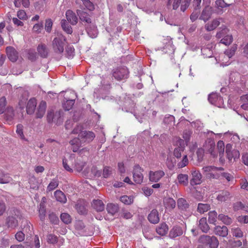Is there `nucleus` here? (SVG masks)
<instances>
[{"label": "nucleus", "mask_w": 248, "mask_h": 248, "mask_svg": "<svg viewBox=\"0 0 248 248\" xmlns=\"http://www.w3.org/2000/svg\"><path fill=\"white\" fill-rule=\"evenodd\" d=\"M65 37L62 34H58L57 37L54 38L52 45L54 51L57 54H62L64 50Z\"/></svg>", "instance_id": "1"}, {"label": "nucleus", "mask_w": 248, "mask_h": 248, "mask_svg": "<svg viewBox=\"0 0 248 248\" xmlns=\"http://www.w3.org/2000/svg\"><path fill=\"white\" fill-rule=\"evenodd\" d=\"M199 242L205 244L210 248H217L219 245L218 240L214 236L202 235L199 238Z\"/></svg>", "instance_id": "2"}, {"label": "nucleus", "mask_w": 248, "mask_h": 248, "mask_svg": "<svg viewBox=\"0 0 248 248\" xmlns=\"http://www.w3.org/2000/svg\"><path fill=\"white\" fill-rule=\"evenodd\" d=\"M23 108L21 107L16 110V113L12 108H8L6 111V118L7 120L11 121L14 118L20 119L23 118Z\"/></svg>", "instance_id": "3"}, {"label": "nucleus", "mask_w": 248, "mask_h": 248, "mask_svg": "<svg viewBox=\"0 0 248 248\" xmlns=\"http://www.w3.org/2000/svg\"><path fill=\"white\" fill-rule=\"evenodd\" d=\"M185 146L183 140L177 138L176 141V147L174 149L173 155L177 158H179L182 156V154L185 150Z\"/></svg>", "instance_id": "4"}, {"label": "nucleus", "mask_w": 248, "mask_h": 248, "mask_svg": "<svg viewBox=\"0 0 248 248\" xmlns=\"http://www.w3.org/2000/svg\"><path fill=\"white\" fill-rule=\"evenodd\" d=\"M128 71L126 67H120L116 69L113 73V77L118 80L127 78Z\"/></svg>", "instance_id": "5"}, {"label": "nucleus", "mask_w": 248, "mask_h": 248, "mask_svg": "<svg viewBox=\"0 0 248 248\" xmlns=\"http://www.w3.org/2000/svg\"><path fill=\"white\" fill-rule=\"evenodd\" d=\"M142 170L139 165L135 166L133 172V177L134 182L138 184L143 182V176L142 173Z\"/></svg>", "instance_id": "6"}, {"label": "nucleus", "mask_w": 248, "mask_h": 248, "mask_svg": "<svg viewBox=\"0 0 248 248\" xmlns=\"http://www.w3.org/2000/svg\"><path fill=\"white\" fill-rule=\"evenodd\" d=\"M95 136L93 132L90 131H83L80 132L78 137L83 142L89 143L93 141Z\"/></svg>", "instance_id": "7"}, {"label": "nucleus", "mask_w": 248, "mask_h": 248, "mask_svg": "<svg viewBox=\"0 0 248 248\" xmlns=\"http://www.w3.org/2000/svg\"><path fill=\"white\" fill-rule=\"evenodd\" d=\"M208 100L209 102L218 107H220L223 104V98L217 93H212L209 95Z\"/></svg>", "instance_id": "8"}, {"label": "nucleus", "mask_w": 248, "mask_h": 248, "mask_svg": "<svg viewBox=\"0 0 248 248\" xmlns=\"http://www.w3.org/2000/svg\"><path fill=\"white\" fill-rule=\"evenodd\" d=\"M191 0H174L172 7L177 9L181 4V10L184 12L189 6Z\"/></svg>", "instance_id": "9"}, {"label": "nucleus", "mask_w": 248, "mask_h": 248, "mask_svg": "<svg viewBox=\"0 0 248 248\" xmlns=\"http://www.w3.org/2000/svg\"><path fill=\"white\" fill-rule=\"evenodd\" d=\"M213 8L210 6H206L202 10L201 15L199 17L201 20L204 22L208 21L211 17L213 14Z\"/></svg>", "instance_id": "10"}, {"label": "nucleus", "mask_w": 248, "mask_h": 248, "mask_svg": "<svg viewBox=\"0 0 248 248\" xmlns=\"http://www.w3.org/2000/svg\"><path fill=\"white\" fill-rule=\"evenodd\" d=\"M165 175L163 170H157L156 171H150L149 172V179L152 182H157Z\"/></svg>", "instance_id": "11"}, {"label": "nucleus", "mask_w": 248, "mask_h": 248, "mask_svg": "<svg viewBox=\"0 0 248 248\" xmlns=\"http://www.w3.org/2000/svg\"><path fill=\"white\" fill-rule=\"evenodd\" d=\"M6 53L9 60L15 62L16 61L18 57V54L16 50L12 46H8L6 48Z\"/></svg>", "instance_id": "12"}, {"label": "nucleus", "mask_w": 248, "mask_h": 248, "mask_svg": "<svg viewBox=\"0 0 248 248\" xmlns=\"http://www.w3.org/2000/svg\"><path fill=\"white\" fill-rule=\"evenodd\" d=\"M192 178L190 180V183L192 186L199 185L202 183V175L198 170L192 171Z\"/></svg>", "instance_id": "13"}, {"label": "nucleus", "mask_w": 248, "mask_h": 248, "mask_svg": "<svg viewBox=\"0 0 248 248\" xmlns=\"http://www.w3.org/2000/svg\"><path fill=\"white\" fill-rule=\"evenodd\" d=\"M46 103L44 101L40 102L36 112V117L38 118H42L46 113Z\"/></svg>", "instance_id": "14"}, {"label": "nucleus", "mask_w": 248, "mask_h": 248, "mask_svg": "<svg viewBox=\"0 0 248 248\" xmlns=\"http://www.w3.org/2000/svg\"><path fill=\"white\" fill-rule=\"evenodd\" d=\"M36 104V100L34 98L30 99L27 105V113L30 115L32 114L34 112Z\"/></svg>", "instance_id": "15"}, {"label": "nucleus", "mask_w": 248, "mask_h": 248, "mask_svg": "<svg viewBox=\"0 0 248 248\" xmlns=\"http://www.w3.org/2000/svg\"><path fill=\"white\" fill-rule=\"evenodd\" d=\"M65 16L67 21L72 25H75L78 23V17L72 10H67L66 12Z\"/></svg>", "instance_id": "16"}, {"label": "nucleus", "mask_w": 248, "mask_h": 248, "mask_svg": "<svg viewBox=\"0 0 248 248\" xmlns=\"http://www.w3.org/2000/svg\"><path fill=\"white\" fill-rule=\"evenodd\" d=\"M214 233L217 235L226 237L228 234V230L226 226H217L214 229Z\"/></svg>", "instance_id": "17"}, {"label": "nucleus", "mask_w": 248, "mask_h": 248, "mask_svg": "<svg viewBox=\"0 0 248 248\" xmlns=\"http://www.w3.org/2000/svg\"><path fill=\"white\" fill-rule=\"evenodd\" d=\"M81 142L82 141L79 137L78 138H74L71 140L69 143L71 146V150H72L74 152H78L81 146Z\"/></svg>", "instance_id": "18"}, {"label": "nucleus", "mask_w": 248, "mask_h": 248, "mask_svg": "<svg viewBox=\"0 0 248 248\" xmlns=\"http://www.w3.org/2000/svg\"><path fill=\"white\" fill-rule=\"evenodd\" d=\"M183 233L182 228L179 226H174L170 231L169 236L171 238H174L181 235Z\"/></svg>", "instance_id": "19"}, {"label": "nucleus", "mask_w": 248, "mask_h": 248, "mask_svg": "<svg viewBox=\"0 0 248 248\" xmlns=\"http://www.w3.org/2000/svg\"><path fill=\"white\" fill-rule=\"evenodd\" d=\"M149 221L153 224L157 223L159 221L158 211L155 209H153L148 215Z\"/></svg>", "instance_id": "20"}, {"label": "nucleus", "mask_w": 248, "mask_h": 248, "mask_svg": "<svg viewBox=\"0 0 248 248\" xmlns=\"http://www.w3.org/2000/svg\"><path fill=\"white\" fill-rule=\"evenodd\" d=\"M220 24V21L218 19H215L211 22L205 24V29L207 31H212L216 29Z\"/></svg>", "instance_id": "21"}, {"label": "nucleus", "mask_w": 248, "mask_h": 248, "mask_svg": "<svg viewBox=\"0 0 248 248\" xmlns=\"http://www.w3.org/2000/svg\"><path fill=\"white\" fill-rule=\"evenodd\" d=\"M215 146V142L211 139L208 140V142H206L205 145L204 146L205 148L207 149L213 156H215L216 155V154L214 152Z\"/></svg>", "instance_id": "22"}, {"label": "nucleus", "mask_w": 248, "mask_h": 248, "mask_svg": "<svg viewBox=\"0 0 248 248\" xmlns=\"http://www.w3.org/2000/svg\"><path fill=\"white\" fill-rule=\"evenodd\" d=\"M168 230V226L166 223H161L156 228V232L161 236L165 235Z\"/></svg>", "instance_id": "23"}, {"label": "nucleus", "mask_w": 248, "mask_h": 248, "mask_svg": "<svg viewBox=\"0 0 248 248\" xmlns=\"http://www.w3.org/2000/svg\"><path fill=\"white\" fill-rule=\"evenodd\" d=\"M93 207L98 212H101L104 210L105 205L100 200H94L92 203Z\"/></svg>", "instance_id": "24"}, {"label": "nucleus", "mask_w": 248, "mask_h": 248, "mask_svg": "<svg viewBox=\"0 0 248 248\" xmlns=\"http://www.w3.org/2000/svg\"><path fill=\"white\" fill-rule=\"evenodd\" d=\"M165 207L169 210L173 209L175 207L176 202L171 198H165L163 201Z\"/></svg>", "instance_id": "25"}, {"label": "nucleus", "mask_w": 248, "mask_h": 248, "mask_svg": "<svg viewBox=\"0 0 248 248\" xmlns=\"http://www.w3.org/2000/svg\"><path fill=\"white\" fill-rule=\"evenodd\" d=\"M54 196L58 202L62 203H65L67 201L65 194L61 190H56L54 192Z\"/></svg>", "instance_id": "26"}, {"label": "nucleus", "mask_w": 248, "mask_h": 248, "mask_svg": "<svg viewBox=\"0 0 248 248\" xmlns=\"http://www.w3.org/2000/svg\"><path fill=\"white\" fill-rule=\"evenodd\" d=\"M203 170L205 173V174L208 177H210L211 173L213 171H221L223 170L222 168H217L214 166H206L204 167H203L202 168Z\"/></svg>", "instance_id": "27"}, {"label": "nucleus", "mask_w": 248, "mask_h": 248, "mask_svg": "<svg viewBox=\"0 0 248 248\" xmlns=\"http://www.w3.org/2000/svg\"><path fill=\"white\" fill-rule=\"evenodd\" d=\"M77 13L81 20L87 23H91V19L87 13L79 10H78Z\"/></svg>", "instance_id": "28"}, {"label": "nucleus", "mask_w": 248, "mask_h": 248, "mask_svg": "<svg viewBox=\"0 0 248 248\" xmlns=\"http://www.w3.org/2000/svg\"><path fill=\"white\" fill-rule=\"evenodd\" d=\"M199 227L204 232H207L209 230V227L207 223V220L205 217H202L199 220Z\"/></svg>", "instance_id": "29"}, {"label": "nucleus", "mask_w": 248, "mask_h": 248, "mask_svg": "<svg viewBox=\"0 0 248 248\" xmlns=\"http://www.w3.org/2000/svg\"><path fill=\"white\" fill-rule=\"evenodd\" d=\"M37 51L39 55L43 58L47 57L48 54V49L46 46L44 44L39 45L37 47Z\"/></svg>", "instance_id": "30"}, {"label": "nucleus", "mask_w": 248, "mask_h": 248, "mask_svg": "<svg viewBox=\"0 0 248 248\" xmlns=\"http://www.w3.org/2000/svg\"><path fill=\"white\" fill-rule=\"evenodd\" d=\"M0 184H8L12 181V178L8 173H5L3 171H0Z\"/></svg>", "instance_id": "31"}, {"label": "nucleus", "mask_w": 248, "mask_h": 248, "mask_svg": "<svg viewBox=\"0 0 248 248\" xmlns=\"http://www.w3.org/2000/svg\"><path fill=\"white\" fill-rule=\"evenodd\" d=\"M177 205L179 209L181 210H186L189 206L186 201L183 198H180L178 200Z\"/></svg>", "instance_id": "32"}, {"label": "nucleus", "mask_w": 248, "mask_h": 248, "mask_svg": "<svg viewBox=\"0 0 248 248\" xmlns=\"http://www.w3.org/2000/svg\"><path fill=\"white\" fill-rule=\"evenodd\" d=\"M87 31L89 36L92 38H95L98 34L97 30L96 27L93 25H91L87 29Z\"/></svg>", "instance_id": "33"}, {"label": "nucleus", "mask_w": 248, "mask_h": 248, "mask_svg": "<svg viewBox=\"0 0 248 248\" xmlns=\"http://www.w3.org/2000/svg\"><path fill=\"white\" fill-rule=\"evenodd\" d=\"M237 49V46L233 44L231 47L224 51V54L229 58H232L235 54Z\"/></svg>", "instance_id": "34"}, {"label": "nucleus", "mask_w": 248, "mask_h": 248, "mask_svg": "<svg viewBox=\"0 0 248 248\" xmlns=\"http://www.w3.org/2000/svg\"><path fill=\"white\" fill-rule=\"evenodd\" d=\"M118 206L113 203H108L107 206V210L108 213L113 215L118 211Z\"/></svg>", "instance_id": "35"}, {"label": "nucleus", "mask_w": 248, "mask_h": 248, "mask_svg": "<svg viewBox=\"0 0 248 248\" xmlns=\"http://www.w3.org/2000/svg\"><path fill=\"white\" fill-rule=\"evenodd\" d=\"M62 29L67 33L71 34L73 32L72 29L70 25L65 19H62L61 22Z\"/></svg>", "instance_id": "36"}, {"label": "nucleus", "mask_w": 248, "mask_h": 248, "mask_svg": "<svg viewBox=\"0 0 248 248\" xmlns=\"http://www.w3.org/2000/svg\"><path fill=\"white\" fill-rule=\"evenodd\" d=\"M177 179L180 185L186 186L188 184V179L187 174H180L177 176Z\"/></svg>", "instance_id": "37"}, {"label": "nucleus", "mask_w": 248, "mask_h": 248, "mask_svg": "<svg viewBox=\"0 0 248 248\" xmlns=\"http://www.w3.org/2000/svg\"><path fill=\"white\" fill-rule=\"evenodd\" d=\"M230 195V193L228 191H222L217 195V199L221 202L226 201L229 199Z\"/></svg>", "instance_id": "38"}, {"label": "nucleus", "mask_w": 248, "mask_h": 248, "mask_svg": "<svg viewBox=\"0 0 248 248\" xmlns=\"http://www.w3.org/2000/svg\"><path fill=\"white\" fill-rule=\"evenodd\" d=\"M210 209V205L207 203H200L198 204L197 210L198 211L203 214L208 211Z\"/></svg>", "instance_id": "39"}, {"label": "nucleus", "mask_w": 248, "mask_h": 248, "mask_svg": "<svg viewBox=\"0 0 248 248\" xmlns=\"http://www.w3.org/2000/svg\"><path fill=\"white\" fill-rule=\"evenodd\" d=\"M85 162L80 158H77L75 164V168L77 171H81L84 167Z\"/></svg>", "instance_id": "40"}, {"label": "nucleus", "mask_w": 248, "mask_h": 248, "mask_svg": "<svg viewBox=\"0 0 248 248\" xmlns=\"http://www.w3.org/2000/svg\"><path fill=\"white\" fill-rule=\"evenodd\" d=\"M59 185V181L57 179H53L49 184L47 187V192H49L53 190L58 187Z\"/></svg>", "instance_id": "41"}, {"label": "nucleus", "mask_w": 248, "mask_h": 248, "mask_svg": "<svg viewBox=\"0 0 248 248\" xmlns=\"http://www.w3.org/2000/svg\"><path fill=\"white\" fill-rule=\"evenodd\" d=\"M217 213L215 211H210L208 214V222L210 224H215L217 221Z\"/></svg>", "instance_id": "42"}, {"label": "nucleus", "mask_w": 248, "mask_h": 248, "mask_svg": "<svg viewBox=\"0 0 248 248\" xmlns=\"http://www.w3.org/2000/svg\"><path fill=\"white\" fill-rule=\"evenodd\" d=\"M15 5L16 7H20L21 4L25 7H28L30 5L29 0H14Z\"/></svg>", "instance_id": "43"}, {"label": "nucleus", "mask_w": 248, "mask_h": 248, "mask_svg": "<svg viewBox=\"0 0 248 248\" xmlns=\"http://www.w3.org/2000/svg\"><path fill=\"white\" fill-rule=\"evenodd\" d=\"M74 103V99L67 100L65 102L63 103V107L65 110H69L72 108Z\"/></svg>", "instance_id": "44"}, {"label": "nucleus", "mask_w": 248, "mask_h": 248, "mask_svg": "<svg viewBox=\"0 0 248 248\" xmlns=\"http://www.w3.org/2000/svg\"><path fill=\"white\" fill-rule=\"evenodd\" d=\"M218 219L227 225L230 224L232 222V219L230 217L223 214L219 215Z\"/></svg>", "instance_id": "45"}, {"label": "nucleus", "mask_w": 248, "mask_h": 248, "mask_svg": "<svg viewBox=\"0 0 248 248\" xmlns=\"http://www.w3.org/2000/svg\"><path fill=\"white\" fill-rule=\"evenodd\" d=\"M120 201L125 204H130L133 202V198L132 196L124 195L121 197Z\"/></svg>", "instance_id": "46"}, {"label": "nucleus", "mask_w": 248, "mask_h": 248, "mask_svg": "<svg viewBox=\"0 0 248 248\" xmlns=\"http://www.w3.org/2000/svg\"><path fill=\"white\" fill-rule=\"evenodd\" d=\"M188 163V160L186 155H184L182 160L177 163L178 168H183L186 167Z\"/></svg>", "instance_id": "47"}, {"label": "nucleus", "mask_w": 248, "mask_h": 248, "mask_svg": "<svg viewBox=\"0 0 248 248\" xmlns=\"http://www.w3.org/2000/svg\"><path fill=\"white\" fill-rule=\"evenodd\" d=\"M61 219L65 224H69L71 222V216L67 213H63L61 215Z\"/></svg>", "instance_id": "48"}, {"label": "nucleus", "mask_w": 248, "mask_h": 248, "mask_svg": "<svg viewBox=\"0 0 248 248\" xmlns=\"http://www.w3.org/2000/svg\"><path fill=\"white\" fill-rule=\"evenodd\" d=\"M9 227H15L17 225V220L13 217H9L7 220Z\"/></svg>", "instance_id": "49"}, {"label": "nucleus", "mask_w": 248, "mask_h": 248, "mask_svg": "<svg viewBox=\"0 0 248 248\" xmlns=\"http://www.w3.org/2000/svg\"><path fill=\"white\" fill-rule=\"evenodd\" d=\"M232 40L233 38L232 35H227L220 40V43L227 46L232 42Z\"/></svg>", "instance_id": "50"}, {"label": "nucleus", "mask_w": 248, "mask_h": 248, "mask_svg": "<svg viewBox=\"0 0 248 248\" xmlns=\"http://www.w3.org/2000/svg\"><path fill=\"white\" fill-rule=\"evenodd\" d=\"M233 236L236 237H242L243 236V232L239 228H233L232 229Z\"/></svg>", "instance_id": "51"}, {"label": "nucleus", "mask_w": 248, "mask_h": 248, "mask_svg": "<svg viewBox=\"0 0 248 248\" xmlns=\"http://www.w3.org/2000/svg\"><path fill=\"white\" fill-rule=\"evenodd\" d=\"M16 133L21 139H25V136L23 133V126L21 124H18L16 126Z\"/></svg>", "instance_id": "52"}, {"label": "nucleus", "mask_w": 248, "mask_h": 248, "mask_svg": "<svg viewBox=\"0 0 248 248\" xmlns=\"http://www.w3.org/2000/svg\"><path fill=\"white\" fill-rule=\"evenodd\" d=\"M217 147L219 154V155L221 156L223 154L224 152V143L222 140H219L217 143Z\"/></svg>", "instance_id": "53"}, {"label": "nucleus", "mask_w": 248, "mask_h": 248, "mask_svg": "<svg viewBox=\"0 0 248 248\" xmlns=\"http://www.w3.org/2000/svg\"><path fill=\"white\" fill-rule=\"evenodd\" d=\"M200 14V10H197V9H194L193 12L192 13L190 16V19L191 20V21L194 22L195 20H196Z\"/></svg>", "instance_id": "54"}, {"label": "nucleus", "mask_w": 248, "mask_h": 248, "mask_svg": "<svg viewBox=\"0 0 248 248\" xmlns=\"http://www.w3.org/2000/svg\"><path fill=\"white\" fill-rule=\"evenodd\" d=\"M6 102L5 97H2L0 98V114L3 113L5 111Z\"/></svg>", "instance_id": "55"}, {"label": "nucleus", "mask_w": 248, "mask_h": 248, "mask_svg": "<svg viewBox=\"0 0 248 248\" xmlns=\"http://www.w3.org/2000/svg\"><path fill=\"white\" fill-rule=\"evenodd\" d=\"M42 206H43V203H40L39 213L40 218L42 221H43L45 219L46 210L45 209V206L42 207Z\"/></svg>", "instance_id": "56"}, {"label": "nucleus", "mask_w": 248, "mask_h": 248, "mask_svg": "<svg viewBox=\"0 0 248 248\" xmlns=\"http://www.w3.org/2000/svg\"><path fill=\"white\" fill-rule=\"evenodd\" d=\"M84 6L90 11H92L94 9V5L89 0H82Z\"/></svg>", "instance_id": "57"}, {"label": "nucleus", "mask_w": 248, "mask_h": 248, "mask_svg": "<svg viewBox=\"0 0 248 248\" xmlns=\"http://www.w3.org/2000/svg\"><path fill=\"white\" fill-rule=\"evenodd\" d=\"M112 169L108 167H104L103 172V175L104 177H108L112 173Z\"/></svg>", "instance_id": "58"}, {"label": "nucleus", "mask_w": 248, "mask_h": 248, "mask_svg": "<svg viewBox=\"0 0 248 248\" xmlns=\"http://www.w3.org/2000/svg\"><path fill=\"white\" fill-rule=\"evenodd\" d=\"M52 24H53V23H52V20L50 19H47L46 20L45 28L46 31L47 32H50V31L51 30Z\"/></svg>", "instance_id": "59"}, {"label": "nucleus", "mask_w": 248, "mask_h": 248, "mask_svg": "<svg viewBox=\"0 0 248 248\" xmlns=\"http://www.w3.org/2000/svg\"><path fill=\"white\" fill-rule=\"evenodd\" d=\"M47 242L49 243L54 244L56 243L58 241V238L56 236L50 234L47 236Z\"/></svg>", "instance_id": "60"}, {"label": "nucleus", "mask_w": 248, "mask_h": 248, "mask_svg": "<svg viewBox=\"0 0 248 248\" xmlns=\"http://www.w3.org/2000/svg\"><path fill=\"white\" fill-rule=\"evenodd\" d=\"M75 49L73 46H68L66 48V52L67 57L69 58H72L74 55Z\"/></svg>", "instance_id": "61"}, {"label": "nucleus", "mask_w": 248, "mask_h": 248, "mask_svg": "<svg viewBox=\"0 0 248 248\" xmlns=\"http://www.w3.org/2000/svg\"><path fill=\"white\" fill-rule=\"evenodd\" d=\"M76 208L78 213L80 214H86V210L84 206L78 203L76 205Z\"/></svg>", "instance_id": "62"}, {"label": "nucleus", "mask_w": 248, "mask_h": 248, "mask_svg": "<svg viewBox=\"0 0 248 248\" xmlns=\"http://www.w3.org/2000/svg\"><path fill=\"white\" fill-rule=\"evenodd\" d=\"M16 239L19 242L23 241L25 239V234L21 232H18L15 235Z\"/></svg>", "instance_id": "63"}, {"label": "nucleus", "mask_w": 248, "mask_h": 248, "mask_svg": "<svg viewBox=\"0 0 248 248\" xmlns=\"http://www.w3.org/2000/svg\"><path fill=\"white\" fill-rule=\"evenodd\" d=\"M216 4L218 8H224L229 6L231 4H227L224 0H217L216 1Z\"/></svg>", "instance_id": "64"}]
</instances>
